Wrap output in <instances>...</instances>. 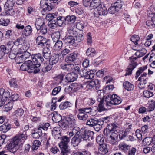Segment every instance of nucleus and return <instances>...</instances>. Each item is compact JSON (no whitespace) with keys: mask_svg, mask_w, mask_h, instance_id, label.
I'll list each match as a JSON object with an SVG mask.
<instances>
[{"mask_svg":"<svg viewBox=\"0 0 155 155\" xmlns=\"http://www.w3.org/2000/svg\"><path fill=\"white\" fill-rule=\"evenodd\" d=\"M123 86L125 89L129 91L132 90L134 87V85L128 81L124 82Z\"/></svg>","mask_w":155,"mask_h":155,"instance_id":"27","label":"nucleus"},{"mask_svg":"<svg viewBox=\"0 0 155 155\" xmlns=\"http://www.w3.org/2000/svg\"><path fill=\"white\" fill-rule=\"evenodd\" d=\"M51 52L48 49V47L44 49L43 52V56L46 59H49L50 56Z\"/></svg>","mask_w":155,"mask_h":155,"instance_id":"37","label":"nucleus"},{"mask_svg":"<svg viewBox=\"0 0 155 155\" xmlns=\"http://www.w3.org/2000/svg\"><path fill=\"white\" fill-rule=\"evenodd\" d=\"M32 61L31 60H28L26 61L24 63L22 64L20 67V69L22 71H28V72H32V71H31L30 70H34V71L35 68Z\"/></svg>","mask_w":155,"mask_h":155,"instance_id":"7","label":"nucleus"},{"mask_svg":"<svg viewBox=\"0 0 155 155\" xmlns=\"http://www.w3.org/2000/svg\"><path fill=\"white\" fill-rule=\"evenodd\" d=\"M113 97L112 100V105H118L122 101L120 98L118 97L116 95L113 94Z\"/></svg>","mask_w":155,"mask_h":155,"instance_id":"26","label":"nucleus"},{"mask_svg":"<svg viewBox=\"0 0 155 155\" xmlns=\"http://www.w3.org/2000/svg\"><path fill=\"white\" fill-rule=\"evenodd\" d=\"M67 31L69 34L71 35H75L76 33L75 28L71 26L68 28Z\"/></svg>","mask_w":155,"mask_h":155,"instance_id":"55","label":"nucleus"},{"mask_svg":"<svg viewBox=\"0 0 155 155\" xmlns=\"http://www.w3.org/2000/svg\"><path fill=\"white\" fill-rule=\"evenodd\" d=\"M84 24L82 21H80L77 23L76 26L78 29L80 31L82 30L84 27Z\"/></svg>","mask_w":155,"mask_h":155,"instance_id":"63","label":"nucleus"},{"mask_svg":"<svg viewBox=\"0 0 155 155\" xmlns=\"http://www.w3.org/2000/svg\"><path fill=\"white\" fill-rule=\"evenodd\" d=\"M0 93L2 94V99H7L10 96V93L8 91H4L3 89H0Z\"/></svg>","mask_w":155,"mask_h":155,"instance_id":"39","label":"nucleus"},{"mask_svg":"<svg viewBox=\"0 0 155 155\" xmlns=\"http://www.w3.org/2000/svg\"><path fill=\"white\" fill-rule=\"evenodd\" d=\"M59 59V55L56 54H53L49 58V63L51 65L56 64L58 62Z\"/></svg>","mask_w":155,"mask_h":155,"instance_id":"15","label":"nucleus"},{"mask_svg":"<svg viewBox=\"0 0 155 155\" xmlns=\"http://www.w3.org/2000/svg\"><path fill=\"white\" fill-rule=\"evenodd\" d=\"M13 106V103L12 102H9L8 104H5L3 107L4 110L8 112L11 110Z\"/></svg>","mask_w":155,"mask_h":155,"instance_id":"46","label":"nucleus"},{"mask_svg":"<svg viewBox=\"0 0 155 155\" xmlns=\"http://www.w3.org/2000/svg\"><path fill=\"white\" fill-rule=\"evenodd\" d=\"M101 2L100 0H92L90 5L91 9H96L100 6Z\"/></svg>","mask_w":155,"mask_h":155,"instance_id":"23","label":"nucleus"},{"mask_svg":"<svg viewBox=\"0 0 155 155\" xmlns=\"http://www.w3.org/2000/svg\"><path fill=\"white\" fill-rule=\"evenodd\" d=\"M19 52V54H21L24 59L25 61L27 58H28L31 56V54L29 52L24 51L23 52L21 51Z\"/></svg>","mask_w":155,"mask_h":155,"instance_id":"47","label":"nucleus"},{"mask_svg":"<svg viewBox=\"0 0 155 155\" xmlns=\"http://www.w3.org/2000/svg\"><path fill=\"white\" fill-rule=\"evenodd\" d=\"M32 32V28L31 26H26L23 30L22 33V36H29Z\"/></svg>","mask_w":155,"mask_h":155,"instance_id":"18","label":"nucleus"},{"mask_svg":"<svg viewBox=\"0 0 155 155\" xmlns=\"http://www.w3.org/2000/svg\"><path fill=\"white\" fill-rule=\"evenodd\" d=\"M44 25H45L43 20L40 19L37 20L35 24V27L38 31L39 30L41 27Z\"/></svg>","mask_w":155,"mask_h":155,"instance_id":"29","label":"nucleus"},{"mask_svg":"<svg viewBox=\"0 0 155 155\" xmlns=\"http://www.w3.org/2000/svg\"><path fill=\"white\" fill-rule=\"evenodd\" d=\"M36 132H32V137L34 138H38L41 136L42 134L41 129H38L35 130Z\"/></svg>","mask_w":155,"mask_h":155,"instance_id":"34","label":"nucleus"},{"mask_svg":"<svg viewBox=\"0 0 155 155\" xmlns=\"http://www.w3.org/2000/svg\"><path fill=\"white\" fill-rule=\"evenodd\" d=\"M147 51L146 49L145 48L142 49L141 50H138L137 52H136L135 54L137 57H136L137 58L140 57L144 55L147 53Z\"/></svg>","mask_w":155,"mask_h":155,"instance_id":"42","label":"nucleus"},{"mask_svg":"<svg viewBox=\"0 0 155 155\" xmlns=\"http://www.w3.org/2000/svg\"><path fill=\"white\" fill-rule=\"evenodd\" d=\"M41 34L45 35L47 32V28L45 25H43L41 27L39 30Z\"/></svg>","mask_w":155,"mask_h":155,"instance_id":"62","label":"nucleus"},{"mask_svg":"<svg viewBox=\"0 0 155 155\" xmlns=\"http://www.w3.org/2000/svg\"><path fill=\"white\" fill-rule=\"evenodd\" d=\"M139 38L137 35H133L131 38V40L134 42L135 45H137V42L139 40Z\"/></svg>","mask_w":155,"mask_h":155,"instance_id":"61","label":"nucleus"},{"mask_svg":"<svg viewBox=\"0 0 155 155\" xmlns=\"http://www.w3.org/2000/svg\"><path fill=\"white\" fill-rule=\"evenodd\" d=\"M94 134V133L92 131L85 130L81 135L74 136L72 139L71 144L74 147L78 146L81 141L89 140V138L92 139Z\"/></svg>","mask_w":155,"mask_h":155,"instance_id":"2","label":"nucleus"},{"mask_svg":"<svg viewBox=\"0 0 155 155\" xmlns=\"http://www.w3.org/2000/svg\"><path fill=\"white\" fill-rule=\"evenodd\" d=\"M153 10L154 9L153 7H151L149 8L147 11V15L148 17H151L152 18V17L155 16L154 15L155 13L153 11Z\"/></svg>","mask_w":155,"mask_h":155,"instance_id":"54","label":"nucleus"},{"mask_svg":"<svg viewBox=\"0 0 155 155\" xmlns=\"http://www.w3.org/2000/svg\"><path fill=\"white\" fill-rule=\"evenodd\" d=\"M61 68L62 69L67 71H71L74 67V64L72 63H63L61 64Z\"/></svg>","mask_w":155,"mask_h":155,"instance_id":"13","label":"nucleus"},{"mask_svg":"<svg viewBox=\"0 0 155 155\" xmlns=\"http://www.w3.org/2000/svg\"><path fill=\"white\" fill-rule=\"evenodd\" d=\"M80 74L82 78H84L85 79H89L90 78H91L92 75L88 76L87 74V71L84 69H81L80 71Z\"/></svg>","mask_w":155,"mask_h":155,"instance_id":"24","label":"nucleus"},{"mask_svg":"<svg viewBox=\"0 0 155 155\" xmlns=\"http://www.w3.org/2000/svg\"><path fill=\"white\" fill-rule=\"evenodd\" d=\"M96 80L97 81V83H96L93 88H94V90L97 91L98 94H100V95L101 93L102 94H104L103 90L100 89L99 80L98 79H96Z\"/></svg>","mask_w":155,"mask_h":155,"instance_id":"45","label":"nucleus"},{"mask_svg":"<svg viewBox=\"0 0 155 155\" xmlns=\"http://www.w3.org/2000/svg\"><path fill=\"white\" fill-rule=\"evenodd\" d=\"M143 95L145 97L149 98L153 95V93L150 91L146 90L143 91Z\"/></svg>","mask_w":155,"mask_h":155,"instance_id":"56","label":"nucleus"},{"mask_svg":"<svg viewBox=\"0 0 155 155\" xmlns=\"http://www.w3.org/2000/svg\"><path fill=\"white\" fill-rule=\"evenodd\" d=\"M80 110V109L78 110L79 112L78 115V118L81 120H86L88 117L87 115L83 111H81Z\"/></svg>","mask_w":155,"mask_h":155,"instance_id":"25","label":"nucleus"},{"mask_svg":"<svg viewBox=\"0 0 155 155\" xmlns=\"http://www.w3.org/2000/svg\"><path fill=\"white\" fill-rule=\"evenodd\" d=\"M143 141L145 142L146 145H149L153 142L152 138L151 137H146L143 140Z\"/></svg>","mask_w":155,"mask_h":155,"instance_id":"64","label":"nucleus"},{"mask_svg":"<svg viewBox=\"0 0 155 155\" xmlns=\"http://www.w3.org/2000/svg\"><path fill=\"white\" fill-rule=\"evenodd\" d=\"M97 81L95 80L94 81H91L87 83L86 85V88L88 89L93 88L96 83H97Z\"/></svg>","mask_w":155,"mask_h":155,"instance_id":"50","label":"nucleus"},{"mask_svg":"<svg viewBox=\"0 0 155 155\" xmlns=\"http://www.w3.org/2000/svg\"><path fill=\"white\" fill-rule=\"evenodd\" d=\"M14 48L10 44H8L6 46L2 45L0 47V59L5 54L8 53L9 51Z\"/></svg>","mask_w":155,"mask_h":155,"instance_id":"8","label":"nucleus"},{"mask_svg":"<svg viewBox=\"0 0 155 155\" xmlns=\"http://www.w3.org/2000/svg\"><path fill=\"white\" fill-rule=\"evenodd\" d=\"M10 125L6 123L0 126V130L3 133H5L10 130Z\"/></svg>","mask_w":155,"mask_h":155,"instance_id":"33","label":"nucleus"},{"mask_svg":"<svg viewBox=\"0 0 155 155\" xmlns=\"http://www.w3.org/2000/svg\"><path fill=\"white\" fill-rule=\"evenodd\" d=\"M31 58L33 61L32 63L35 65V67L36 68L33 71L34 73H38L40 70L38 68L40 66L41 64L43 61L44 59L40 54L32 55Z\"/></svg>","mask_w":155,"mask_h":155,"instance_id":"3","label":"nucleus"},{"mask_svg":"<svg viewBox=\"0 0 155 155\" xmlns=\"http://www.w3.org/2000/svg\"><path fill=\"white\" fill-rule=\"evenodd\" d=\"M104 97L103 96L102 97L100 95L97 98V101L99 102L98 105V111L99 112H101L105 110L104 106L105 105V104L104 101Z\"/></svg>","mask_w":155,"mask_h":155,"instance_id":"11","label":"nucleus"},{"mask_svg":"<svg viewBox=\"0 0 155 155\" xmlns=\"http://www.w3.org/2000/svg\"><path fill=\"white\" fill-rule=\"evenodd\" d=\"M86 54V55L88 56L93 57L97 55V53L94 48H89L87 49Z\"/></svg>","mask_w":155,"mask_h":155,"instance_id":"20","label":"nucleus"},{"mask_svg":"<svg viewBox=\"0 0 155 155\" xmlns=\"http://www.w3.org/2000/svg\"><path fill=\"white\" fill-rule=\"evenodd\" d=\"M62 18L61 16L57 17V16L56 19L54 20L57 25L59 26H62L65 24V23L64 22L63 20H62Z\"/></svg>","mask_w":155,"mask_h":155,"instance_id":"35","label":"nucleus"},{"mask_svg":"<svg viewBox=\"0 0 155 155\" xmlns=\"http://www.w3.org/2000/svg\"><path fill=\"white\" fill-rule=\"evenodd\" d=\"M94 13L96 16H98V15H104L107 14V11L105 6L101 5L95 10Z\"/></svg>","mask_w":155,"mask_h":155,"instance_id":"9","label":"nucleus"},{"mask_svg":"<svg viewBox=\"0 0 155 155\" xmlns=\"http://www.w3.org/2000/svg\"><path fill=\"white\" fill-rule=\"evenodd\" d=\"M108 152L107 146L106 144H102L99 147V153L102 155H105Z\"/></svg>","mask_w":155,"mask_h":155,"instance_id":"21","label":"nucleus"},{"mask_svg":"<svg viewBox=\"0 0 155 155\" xmlns=\"http://www.w3.org/2000/svg\"><path fill=\"white\" fill-rule=\"evenodd\" d=\"M50 126V124L47 123L41 124L40 125L39 127L40 129L42 128L44 130H46L48 129V127H49Z\"/></svg>","mask_w":155,"mask_h":155,"instance_id":"59","label":"nucleus"},{"mask_svg":"<svg viewBox=\"0 0 155 155\" xmlns=\"http://www.w3.org/2000/svg\"><path fill=\"white\" fill-rule=\"evenodd\" d=\"M99 120L90 118L87 120L86 124L91 127H93L97 123Z\"/></svg>","mask_w":155,"mask_h":155,"instance_id":"36","label":"nucleus"},{"mask_svg":"<svg viewBox=\"0 0 155 155\" xmlns=\"http://www.w3.org/2000/svg\"><path fill=\"white\" fill-rule=\"evenodd\" d=\"M113 94L112 95H109L105 97L104 102L105 103L106 106H110L112 104V100L113 99Z\"/></svg>","mask_w":155,"mask_h":155,"instance_id":"28","label":"nucleus"},{"mask_svg":"<svg viewBox=\"0 0 155 155\" xmlns=\"http://www.w3.org/2000/svg\"><path fill=\"white\" fill-rule=\"evenodd\" d=\"M52 134L55 139H59L61 136V131L60 128L56 127L54 128L52 130Z\"/></svg>","mask_w":155,"mask_h":155,"instance_id":"14","label":"nucleus"},{"mask_svg":"<svg viewBox=\"0 0 155 155\" xmlns=\"http://www.w3.org/2000/svg\"><path fill=\"white\" fill-rule=\"evenodd\" d=\"M147 74L146 72H144L139 78L138 81H140V82L139 83L140 84H145L146 83L147 79Z\"/></svg>","mask_w":155,"mask_h":155,"instance_id":"22","label":"nucleus"},{"mask_svg":"<svg viewBox=\"0 0 155 155\" xmlns=\"http://www.w3.org/2000/svg\"><path fill=\"white\" fill-rule=\"evenodd\" d=\"M61 0H41L40 2L41 6H45L48 11L51 10L55 4L58 5Z\"/></svg>","mask_w":155,"mask_h":155,"instance_id":"4","label":"nucleus"},{"mask_svg":"<svg viewBox=\"0 0 155 155\" xmlns=\"http://www.w3.org/2000/svg\"><path fill=\"white\" fill-rule=\"evenodd\" d=\"M62 42L61 41L57 40L53 47L54 49L56 51L60 50L62 47Z\"/></svg>","mask_w":155,"mask_h":155,"instance_id":"38","label":"nucleus"},{"mask_svg":"<svg viewBox=\"0 0 155 155\" xmlns=\"http://www.w3.org/2000/svg\"><path fill=\"white\" fill-rule=\"evenodd\" d=\"M24 110L22 108H19L14 112V115L16 117H20L24 114Z\"/></svg>","mask_w":155,"mask_h":155,"instance_id":"51","label":"nucleus"},{"mask_svg":"<svg viewBox=\"0 0 155 155\" xmlns=\"http://www.w3.org/2000/svg\"><path fill=\"white\" fill-rule=\"evenodd\" d=\"M78 78V75L74 73H68L66 76L65 79L68 82H72L75 81Z\"/></svg>","mask_w":155,"mask_h":155,"instance_id":"10","label":"nucleus"},{"mask_svg":"<svg viewBox=\"0 0 155 155\" xmlns=\"http://www.w3.org/2000/svg\"><path fill=\"white\" fill-rule=\"evenodd\" d=\"M59 125L64 130H66L68 127V125L67 123L63 121H61L59 122Z\"/></svg>","mask_w":155,"mask_h":155,"instance_id":"60","label":"nucleus"},{"mask_svg":"<svg viewBox=\"0 0 155 155\" xmlns=\"http://www.w3.org/2000/svg\"><path fill=\"white\" fill-rule=\"evenodd\" d=\"M57 16V15L54 14H48L46 16V19L48 21L51 22L56 19Z\"/></svg>","mask_w":155,"mask_h":155,"instance_id":"41","label":"nucleus"},{"mask_svg":"<svg viewBox=\"0 0 155 155\" xmlns=\"http://www.w3.org/2000/svg\"><path fill=\"white\" fill-rule=\"evenodd\" d=\"M85 130H87L85 129H81L80 130L79 128L78 127H74L71 130L73 134H74V136L81 135L82 134H84Z\"/></svg>","mask_w":155,"mask_h":155,"instance_id":"17","label":"nucleus"},{"mask_svg":"<svg viewBox=\"0 0 155 155\" xmlns=\"http://www.w3.org/2000/svg\"><path fill=\"white\" fill-rule=\"evenodd\" d=\"M11 50H12V51L9 55V57L11 59H13L15 58L16 59V58L17 57L16 55L19 54V52L15 51V53H14L13 51V50H12V49Z\"/></svg>","mask_w":155,"mask_h":155,"instance_id":"57","label":"nucleus"},{"mask_svg":"<svg viewBox=\"0 0 155 155\" xmlns=\"http://www.w3.org/2000/svg\"><path fill=\"white\" fill-rule=\"evenodd\" d=\"M71 106V104L68 101L61 103L59 105V107L60 109L63 110L66 108L70 107Z\"/></svg>","mask_w":155,"mask_h":155,"instance_id":"40","label":"nucleus"},{"mask_svg":"<svg viewBox=\"0 0 155 155\" xmlns=\"http://www.w3.org/2000/svg\"><path fill=\"white\" fill-rule=\"evenodd\" d=\"M77 54L74 52L67 55L65 58V61L70 63L74 61L77 57Z\"/></svg>","mask_w":155,"mask_h":155,"instance_id":"12","label":"nucleus"},{"mask_svg":"<svg viewBox=\"0 0 155 155\" xmlns=\"http://www.w3.org/2000/svg\"><path fill=\"white\" fill-rule=\"evenodd\" d=\"M113 6L117 12L120 10L122 6L121 2H117L114 4Z\"/></svg>","mask_w":155,"mask_h":155,"instance_id":"58","label":"nucleus"},{"mask_svg":"<svg viewBox=\"0 0 155 155\" xmlns=\"http://www.w3.org/2000/svg\"><path fill=\"white\" fill-rule=\"evenodd\" d=\"M60 137L61 141L59 144V146L61 150H70L68 145L70 140V138L66 136H63Z\"/></svg>","mask_w":155,"mask_h":155,"instance_id":"6","label":"nucleus"},{"mask_svg":"<svg viewBox=\"0 0 155 155\" xmlns=\"http://www.w3.org/2000/svg\"><path fill=\"white\" fill-rule=\"evenodd\" d=\"M130 60V63L126 69V73L125 76L129 75L132 74V71L135 68L137 65V63L134 61L137 59L136 57H131L129 58Z\"/></svg>","mask_w":155,"mask_h":155,"instance_id":"5","label":"nucleus"},{"mask_svg":"<svg viewBox=\"0 0 155 155\" xmlns=\"http://www.w3.org/2000/svg\"><path fill=\"white\" fill-rule=\"evenodd\" d=\"M147 68V65L140 67L136 73L135 75L136 79H137L142 73H143L146 70Z\"/></svg>","mask_w":155,"mask_h":155,"instance_id":"30","label":"nucleus"},{"mask_svg":"<svg viewBox=\"0 0 155 155\" xmlns=\"http://www.w3.org/2000/svg\"><path fill=\"white\" fill-rule=\"evenodd\" d=\"M27 137L25 134H18L11 139L9 143L7 146V149L10 152L14 153L19 148V144Z\"/></svg>","mask_w":155,"mask_h":155,"instance_id":"1","label":"nucleus"},{"mask_svg":"<svg viewBox=\"0 0 155 155\" xmlns=\"http://www.w3.org/2000/svg\"><path fill=\"white\" fill-rule=\"evenodd\" d=\"M65 41L66 43L72 45L74 43L75 39L72 35H69L65 38Z\"/></svg>","mask_w":155,"mask_h":155,"instance_id":"31","label":"nucleus"},{"mask_svg":"<svg viewBox=\"0 0 155 155\" xmlns=\"http://www.w3.org/2000/svg\"><path fill=\"white\" fill-rule=\"evenodd\" d=\"M14 3V0H7L4 5L5 8L7 9L8 8H12Z\"/></svg>","mask_w":155,"mask_h":155,"instance_id":"32","label":"nucleus"},{"mask_svg":"<svg viewBox=\"0 0 155 155\" xmlns=\"http://www.w3.org/2000/svg\"><path fill=\"white\" fill-rule=\"evenodd\" d=\"M119 147L120 149L124 151L127 150L130 148L129 146L124 143H120L119 146Z\"/></svg>","mask_w":155,"mask_h":155,"instance_id":"53","label":"nucleus"},{"mask_svg":"<svg viewBox=\"0 0 155 155\" xmlns=\"http://www.w3.org/2000/svg\"><path fill=\"white\" fill-rule=\"evenodd\" d=\"M41 143L39 141L37 140H34L32 146V150H34L37 149L41 145Z\"/></svg>","mask_w":155,"mask_h":155,"instance_id":"48","label":"nucleus"},{"mask_svg":"<svg viewBox=\"0 0 155 155\" xmlns=\"http://www.w3.org/2000/svg\"><path fill=\"white\" fill-rule=\"evenodd\" d=\"M103 124V121H100V120H98L97 121V123L94 126V128L96 131L98 132L101 130L102 126Z\"/></svg>","mask_w":155,"mask_h":155,"instance_id":"43","label":"nucleus"},{"mask_svg":"<svg viewBox=\"0 0 155 155\" xmlns=\"http://www.w3.org/2000/svg\"><path fill=\"white\" fill-rule=\"evenodd\" d=\"M117 127L116 124L114 123L107 125L106 129V133L111 132L113 131H116Z\"/></svg>","mask_w":155,"mask_h":155,"instance_id":"19","label":"nucleus"},{"mask_svg":"<svg viewBox=\"0 0 155 155\" xmlns=\"http://www.w3.org/2000/svg\"><path fill=\"white\" fill-rule=\"evenodd\" d=\"M52 120L55 123L58 122L59 123L62 120V117L60 114L56 113L54 114L52 117Z\"/></svg>","mask_w":155,"mask_h":155,"instance_id":"44","label":"nucleus"},{"mask_svg":"<svg viewBox=\"0 0 155 155\" xmlns=\"http://www.w3.org/2000/svg\"><path fill=\"white\" fill-rule=\"evenodd\" d=\"M25 40L21 38H18L13 42L14 44L17 46L21 45L24 43Z\"/></svg>","mask_w":155,"mask_h":155,"instance_id":"52","label":"nucleus"},{"mask_svg":"<svg viewBox=\"0 0 155 155\" xmlns=\"http://www.w3.org/2000/svg\"><path fill=\"white\" fill-rule=\"evenodd\" d=\"M76 19V17L74 15L67 16L64 18L65 24L70 25L73 24L75 22Z\"/></svg>","mask_w":155,"mask_h":155,"instance_id":"16","label":"nucleus"},{"mask_svg":"<svg viewBox=\"0 0 155 155\" xmlns=\"http://www.w3.org/2000/svg\"><path fill=\"white\" fill-rule=\"evenodd\" d=\"M104 138L102 137V135H98L96 138V141L97 143L100 145L102 144H105L104 143Z\"/></svg>","mask_w":155,"mask_h":155,"instance_id":"49","label":"nucleus"}]
</instances>
